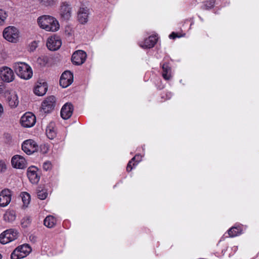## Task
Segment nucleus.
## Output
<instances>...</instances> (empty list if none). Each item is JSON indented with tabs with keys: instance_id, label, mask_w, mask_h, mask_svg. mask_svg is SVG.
I'll return each instance as SVG.
<instances>
[{
	"instance_id": "obj_27",
	"label": "nucleus",
	"mask_w": 259,
	"mask_h": 259,
	"mask_svg": "<svg viewBox=\"0 0 259 259\" xmlns=\"http://www.w3.org/2000/svg\"><path fill=\"white\" fill-rule=\"evenodd\" d=\"M21 197L24 206L27 207L30 201V194L27 192H23L21 194Z\"/></svg>"
},
{
	"instance_id": "obj_14",
	"label": "nucleus",
	"mask_w": 259,
	"mask_h": 259,
	"mask_svg": "<svg viewBox=\"0 0 259 259\" xmlns=\"http://www.w3.org/2000/svg\"><path fill=\"white\" fill-rule=\"evenodd\" d=\"M27 176L31 183L37 184L40 179L37 168L34 166H30L27 170Z\"/></svg>"
},
{
	"instance_id": "obj_13",
	"label": "nucleus",
	"mask_w": 259,
	"mask_h": 259,
	"mask_svg": "<svg viewBox=\"0 0 259 259\" xmlns=\"http://www.w3.org/2000/svg\"><path fill=\"white\" fill-rule=\"evenodd\" d=\"M47 90L48 83L47 81L41 79L37 82L34 89V93L37 96H42L46 93Z\"/></svg>"
},
{
	"instance_id": "obj_8",
	"label": "nucleus",
	"mask_w": 259,
	"mask_h": 259,
	"mask_svg": "<svg viewBox=\"0 0 259 259\" xmlns=\"http://www.w3.org/2000/svg\"><path fill=\"white\" fill-rule=\"evenodd\" d=\"M38 145L36 142L31 139L25 141L22 145V149L28 155H30L36 152Z\"/></svg>"
},
{
	"instance_id": "obj_12",
	"label": "nucleus",
	"mask_w": 259,
	"mask_h": 259,
	"mask_svg": "<svg viewBox=\"0 0 259 259\" xmlns=\"http://www.w3.org/2000/svg\"><path fill=\"white\" fill-rule=\"evenodd\" d=\"M12 192L8 189L3 190L0 193V206H7L11 201Z\"/></svg>"
},
{
	"instance_id": "obj_18",
	"label": "nucleus",
	"mask_w": 259,
	"mask_h": 259,
	"mask_svg": "<svg viewBox=\"0 0 259 259\" xmlns=\"http://www.w3.org/2000/svg\"><path fill=\"white\" fill-rule=\"evenodd\" d=\"M161 65L162 69V76L163 78L166 80L170 79L172 77L171 68L169 63L162 62L161 63Z\"/></svg>"
},
{
	"instance_id": "obj_5",
	"label": "nucleus",
	"mask_w": 259,
	"mask_h": 259,
	"mask_svg": "<svg viewBox=\"0 0 259 259\" xmlns=\"http://www.w3.org/2000/svg\"><path fill=\"white\" fill-rule=\"evenodd\" d=\"M36 123V117L31 112H26L20 119V123L24 127L29 128L33 126Z\"/></svg>"
},
{
	"instance_id": "obj_26",
	"label": "nucleus",
	"mask_w": 259,
	"mask_h": 259,
	"mask_svg": "<svg viewBox=\"0 0 259 259\" xmlns=\"http://www.w3.org/2000/svg\"><path fill=\"white\" fill-rule=\"evenodd\" d=\"M16 219L15 212L13 211L7 212L4 215V219L8 222H13Z\"/></svg>"
},
{
	"instance_id": "obj_22",
	"label": "nucleus",
	"mask_w": 259,
	"mask_h": 259,
	"mask_svg": "<svg viewBox=\"0 0 259 259\" xmlns=\"http://www.w3.org/2000/svg\"><path fill=\"white\" fill-rule=\"evenodd\" d=\"M37 23L41 28L48 30L49 28V16L43 15L39 17L37 19Z\"/></svg>"
},
{
	"instance_id": "obj_9",
	"label": "nucleus",
	"mask_w": 259,
	"mask_h": 259,
	"mask_svg": "<svg viewBox=\"0 0 259 259\" xmlns=\"http://www.w3.org/2000/svg\"><path fill=\"white\" fill-rule=\"evenodd\" d=\"M73 81V74L68 70L64 71L61 75L60 79V85L63 88L70 85Z\"/></svg>"
},
{
	"instance_id": "obj_29",
	"label": "nucleus",
	"mask_w": 259,
	"mask_h": 259,
	"mask_svg": "<svg viewBox=\"0 0 259 259\" xmlns=\"http://www.w3.org/2000/svg\"><path fill=\"white\" fill-rule=\"evenodd\" d=\"M49 61V58L47 56H42L37 59V63L42 67L46 66Z\"/></svg>"
},
{
	"instance_id": "obj_36",
	"label": "nucleus",
	"mask_w": 259,
	"mask_h": 259,
	"mask_svg": "<svg viewBox=\"0 0 259 259\" xmlns=\"http://www.w3.org/2000/svg\"><path fill=\"white\" fill-rule=\"evenodd\" d=\"M143 156L140 154H136L128 162H141L142 160Z\"/></svg>"
},
{
	"instance_id": "obj_35",
	"label": "nucleus",
	"mask_w": 259,
	"mask_h": 259,
	"mask_svg": "<svg viewBox=\"0 0 259 259\" xmlns=\"http://www.w3.org/2000/svg\"><path fill=\"white\" fill-rule=\"evenodd\" d=\"M14 168L18 169H24L26 167V163H11Z\"/></svg>"
},
{
	"instance_id": "obj_4",
	"label": "nucleus",
	"mask_w": 259,
	"mask_h": 259,
	"mask_svg": "<svg viewBox=\"0 0 259 259\" xmlns=\"http://www.w3.org/2000/svg\"><path fill=\"white\" fill-rule=\"evenodd\" d=\"M18 237L16 231L13 229L7 230L0 234V242L6 244L15 240Z\"/></svg>"
},
{
	"instance_id": "obj_41",
	"label": "nucleus",
	"mask_w": 259,
	"mask_h": 259,
	"mask_svg": "<svg viewBox=\"0 0 259 259\" xmlns=\"http://www.w3.org/2000/svg\"><path fill=\"white\" fill-rule=\"evenodd\" d=\"M37 47V44L35 41H33L31 44L30 46V50L31 51H34Z\"/></svg>"
},
{
	"instance_id": "obj_25",
	"label": "nucleus",
	"mask_w": 259,
	"mask_h": 259,
	"mask_svg": "<svg viewBox=\"0 0 259 259\" xmlns=\"http://www.w3.org/2000/svg\"><path fill=\"white\" fill-rule=\"evenodd\" d=\"M215 3V0H206L203 2L201 8L202 10H209L214 7Z\"/></svg>"
},
{
	"instance_id": "obj_1",
	"label": "nucleus",
	"mask_w": 259,
	"mask_h": 259,
	"mask_svg": "<svg viewBox=\"0 0 259 259\" xmlns=\"http://www.w3.org/2000/svg\"><path fill=\"white\" fill-rule=\"evenodd\" d=\"M14 69L16 73L20 78L28 80L33 75V71L31 67L27 64L18 62L14 64Z\"/></svg>"
},
{
	"instance_id": "obj_34",
	"label": "nucleus",
	"mask_w": 259,
	"mask_h": 259,
	"mask_svg": "<svg viewBox=\"0 0 259 259\" xmlns=\"http://www.w3.org/2000/svg\"><path fill=\"white\" fill-rule=\"evenodd\" d=\"M26 159L22 155H15L12 158L11 162H25Z\"/></svg>"
},
{
	"instance_id": "obj_31",
	"label": "nucleus",
	"mask_w": 259,
	"mask_h": 259,
	"mask_svg": "<svg viewBox=\"0 0 259 259\" xmlns=\"http://www.w3.org/2000/svg\"><path fill=\"white\" fill-rule=\"evenodd\" d=\"M7 17V13L5 11L0 9V26L4 24Z\"/></svg>"
},
{
	"instance_id": "obj_6",
	"label": "nucleus",
	"mask_w": 259,
	"mask_h": 259,
	"mask_svg": "<svg viewBox=\"0 0 259 259\" xmlns=\"http://www.w3.org/2000/svg\"><path fill=\"white\" fill-rule=\"evenodd\" d=\"M0 77L5 82H11L14 80L15 75L12 69L3 66L0 68Z\"/></svg>"
},
{
	"instance_id": "obj_7",
	"label": "nucleus",
	"mask_w": 259,
	"mask_h": 259,
	"mask_svg": "<svg viewBox=\"0 0 259 259\" xmlns=\"http://www.w3.org/2000/svg\"><path fill=\"white\" fill-rule=\"evenodd\" d=\"M72 14V8L70 4L66 2L61 4L59 9V14L61 18L64 20H68Z\"/></svg>"
},
{
	"instance_id": "obj_10",
	"label": "nucleus",
	"mask_w": 259,
	"mask_h": 259,
	"mask_svg": "<svg viewBox=\"0 0 259 259\" xmlns=\"http://www.w3.org/2000/svg\"><path fill=\"white\" fill-rule=\"evenodd\" d=\"M87 54L82 50L75 51L72 55L71 61L73 64L80 65L82 64L86 60Z\"/></svg>"
},
{
	"instance_id": "obj_47",
	"label": "nucleus",
	"mask_w": 259,
	"mask_h": 259,
	"mask_svg": "<svg viewBox=\"0 0 259 259\" xmlns=\"http://www.w3.org/2000/svg\"><path fill=\"white\" fill-rule=\"evenodd\" d=\"M2 254L0 253V259H2Z\"/></svg>"
},
{
	"instance_id": "obj_33",
	"label": "nucleus",
	"mask_w": 259,
	"mask_h": 259,
	"mask_svg": "<svg viewBox=\"0 0 259 259\" xmlns=\"http://www.w3.org/2000/svg\"><path fill=\"white\" fill-rule=\"evenodd\" d=\"M56 98L54 96H50V111L54 110L57 103Z\"/></svg>"
},
{
	"instance_id": "obj_11",
	"label": "nucleus",
	"mask_w": 259,
	"mask_h": 259,
	"mask_svg": "<svg viewBox=\"0 0 259 259\" xmlns=\"http://www.w3.org/2000/svg\"><path fill=\"white\" fill-rule=\"evenodd\" d=\"M6 103L11 109H15L18 106L19 98L15 91L10 92L6 96Z\"/></svg>"
},
{
	"instance_id": "obj_45",
	"label": "nucleus",
	"mask_w": 259,
	"mask_h": 259,
	"mask_svg": "<svg viewBox=\"0 0 259 259\" xmlns=\"http://www.w3.org/2000/svg\"><path fill=\"white\" fill-rule=\"evenodd\" d=\"M49 163H47V162H46V163H44V168L46 170H47L48 167H49V166H48V164Z\"/></svg>"
},
{
	"instance_id": "obj_17",
	"label": "nucleus",
	"mask_w": 259,
	"mask_h": 259,
	"mask_svg": "<svg viewBox=\"0 0 259 259\" xmlns=\"http://www.w3.org/2000/svg\"><path fill=\"white\" fill-rule=\"evenodd\" d=\"M62 45V41L59 36H50V51H56Z\"/></svg>"
},
{
	"instance_id": "obj_19",
	"label": "nucleus",
	"mask_w": 259,
	"mask_h": 259,
	"mask_svg": "<svg viewBox=\"0 0 259 259\" xmlns=\"http://www.w3.org/2000/svg\"><path fill=\"white\" fill-rule=\"evenodd\" d=\"M158 37L156 35H150L145 39L141 47L143 48L150 49L153 48L157 43Z\"/></svg>"
},
{
	"instance_id": "obj_30",
	"label": "nucleus",
	"mask_w": 259,
	"mask_h": 259,
	"mask_svg": "<svg viewBox=\"0 0 259 259\" xmlns=\"http://www.w3.org/2000/svg\"><path fill=\"white\" fill-rule=\"evenodd\" d=\"M172 97V94L170 92L163 91L161 94V100L160 102H163L166 100H169Z\"/></svg>"
},
{
	"instance_id": "obj_38",
	"label": "nucleus",
	"mask_w": 259,
	"mask_h": 259,
	"mask_svg": "<svg viewBox=\"0 0 259 259\" xmlns=\"http://www.w3.org/2000/svg\"><path fill=\"white\" fill-rule=\"evenodd\" d=\"M138 163H128L126 166V170L127 171H130L132 169L137 165Z\"/></svg>"
},
{
	"instance_id": "obj_24",
	"label": "nucleus",
	"mask_w": 259,
	"mask_h": 259,
	"mask_svg": "<svg viewBox=\"0 0 259 259\" xmlns=\"http://www.w3.org/2000/svg\"><path fill=\"white\" fill-rule=\"evenodd\" d=\"M49 113V100L46 99L43 101L39 110V115L41 117H45Z\"/></svg>"
},
{
	"instance_id": "obj_28",
	"label": "nucleus",
	"mask_w": 259,
	"mask_h": 259,
	"mask_svg": "<svg viewBox=\"0 0 259 259\" xmlns=\"http://www.w3.org/2000/svg\"><path fill=\"white\" fill-rule=\"evenodd\" d=\"M241 233L240 230L237 227H232L228 230V234L230 237H235Z\"/></svg>"
},
{
	"instance_id": "obj_2",
	"label": "nucleus",
	"mask_w": 259,
	"mask_h": 259,
	"mask_svg": "<svg viewBox=\"0 0 259 259\" xmlns=\"http://www.w3.org/2000/svg\"><path fill=\"white\" fill-rule=\"evenodd\" d=\"M31 251V247L27 244H24L15 248L11 253V259H22L27 256Z\"/></svg>"
},
{
	"instance_id": "obj_42",
	"label": "nucleus",
	"mask_w": 259,
	"mask_h": 259,
	"mask_svg": "<svg viewBox=\"0 0 259 259\" xmlns=\"http://www.w3.org/2000/svg\"><path fill=\"white\" fill-rule=\"evenodd\" d=\"M6 169V166L5 163H0V172H3Z\"/></svg>"
},
{
	"instance_id": "obj_16",
	"label": "nucleus",
	"mask_w": 259,
	"mask_h": 259,
	"mask_svg": "<svg viewBox=\"0 0 259 259\" xmlns=\"http://www.w3.org/2000/svg\"><path fill=\"white\" fill-rule=\"evenodd\" d=\"M50 140L54 141V142H51L53 145L57 144L62 141L61 137L57 135L55 123L53 122H50Z\"/></svg>"
},
{
	"instance_id": "obj_20",
	"label": "nucleus",
	"mask_w": 259,
	"mask_h": 259,
	"mask_svg": "<svg viewBox=\"0 0 259 259\" xmlns=\"http://www.w3.org/2000/svg\"><path fill=\"white\" fill-rule=\"evenodd\" d=\"M37 197L39 199L44 200L48 196L47 186L45 185H40L36 190Z\"/></svg>"
},
{
	"instance_id": "obj_21",
	"label": "nucleus",
	"mask_w": 259,
	"mask_h": 259,
	"mask_svg": "<svg viewBox=\"0 0 259 259\" xmlns=\"http://www.w3.org/2000/svg\"><path fill=\"white\" fill-rule=\"evenodd\" d=\"M78 20L81 24H84L88 20V10L85 8H80L78 13Z\"/></svg>"
},
{
	"instance_id": "obj_44",
	"label": "nucleus",
	"mask_w": 259,
	"mask_h": 259,
	"mask_svg": "<svg viewBox=\"0 0 259 259\" xmlns=\"http://www.w3.org/2000/svg\"><path fill=\"white\" fill-rule=\"evenodd\" d=\"M49 216H47L44 221V225L47 227H49V221L48 220Z\"/></svg>"
},
{
	"instance_id": "obj_23",
	"label": "nucleus",
	"mask_w": 259,
	"mask_h": 259,
	"mask_svg": "<svg viewBox=\"0 0 259 259\" xmlns=\"http://www.w3.org/2000/svg\"><path fill=\"white\" fill-rule=\"evenodd\" d=\"M59 28V21L55 17L50 16V31H57Z\"/></svg>"
},
{
	"instance_id": "obj_43",
	"label": "nucleus",
	"mask_w": 259,
	"mask_h": 259,
	"mask_svg": "<svg viewBox=\"0 0 259 259\" xmlns=\"http://www.w3.org/2000/svg\"><path fill=\"white\" fill-rule=\"evenodd\" d=\"M4 113V109L3 105L0 103V118L2 117Z\"/></svg>"
},
{
	"instance_id": "obj_37",
	"label": "nucleus",
	"mask_w": 259,
	"mask_h": 259,
	"mask_svg": "<svg viewBox=\"0 0 259 259\" xmlns=\"http://www.w3.org/2000/svg\"><path fill=\"white\" fill-rule=\"evenodd\" d=\"M56 219L54 217L50 215V228L56 224Z\"/></svg>"
},
{
	"instance_id": "obj_15",
	"label": "nucleus",
	"mask_w": 259,
	"mask_h": 259,
	"mask_svg": "<svg viewBox=\"0 0 259 259\" xmlns=\"http://www.w3.org/2000/svg\"><path fill=\"white\" fill-rule=\"evenodd\" d=\"M74 110L73 106L71 103L65 104L61 110L60 114L64 119H69L72 115Z\"/></svg>"
},
{
	"instance_id": "obj_46",
	"label": "nucleus",
	"mask_w": 259,
	"mask_h": 259,
	"mask_svg": "<svg viewBox=\"0 0 259 259\" xmlns=\"http://www.w3.org/2000/svg\"><path fill=\"white\" fill-rule=\"evenodd\" d=\"M46 46L48 48H49V38L47 39V41H46Z\"/></svg>"
},
{
	"instance_id": "obj_40",
	"label": "nucleus",
	"mask_w": 259,
	"mask_h": 259,
	"mask_svg": "<svg viewBox=\"0 0 259 259\" xmlns=\"http://www.w3.org/2000/svg\"><path fill=\"white\" fill-rule=\"evenodd\" d=\"M39 3L42 6H48L49 0H37Z\"/></svg>"
},
{
	"instance_id": "obj_32",
	"label": "nucleus",
	"mask_w": 259,
	"mask_h": 259,
	"mask_svg": "<svg viewBox=\"0 0 259 259\" xmlns=\"http://www.w3.org/2000/svg\"><path fill=\"white\" fill-rule=\"evenodd\" d=\"M31 222L30 217L26 216L24 217L21 220V225L23 228H26L29 226Z\"/></svg>"
},
{
	"instance_id": "obj_3",
	"label": "nucleus",
	"mask_w": 259,
	"mask_h": 259,
	"mask_svg": "<svg viewBox=\"0 0 259 259\" xmlns=\"http://www.w3.org/2000/svg\"><path fill=\"white\" fill-rule=\"evenodd\" d=\"M3 36L7 41L16 43L19 40V32L14 26H9L3 31Z\"/></svg>"
},
{
	"instance_id": "obj_39",
	"label": "nucleus",
	"mask_w": 259,
	"mask_h": 259,
	"mask_svg": "<svg viewBox=\"0 0 259 259\" xmlns=\"http://www.w3.org/2000/svg\"><path fill=\"white\" fill-rule=\"evenodd\" d=\"M181 36V35H180L178 33H177L175 32H171L169 35V38L172 39H175L176 38H179Z\"/></svg>"
}]
</instances>
